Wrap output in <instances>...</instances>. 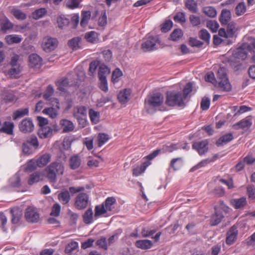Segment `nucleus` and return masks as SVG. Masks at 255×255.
<instances>
[{
	"instance_id": "62",
	"label": "nucleus",
	"mask_w": 255,
	"mask_h": 255,
	"mask_svg": "<svg viewBox=\"0 0 255 255\" xmlns=\"http://www.w3.org/2000/svg\"><path fill=\"white\" fill-rule=\"evenodd\" d=\"M19 56L18 55H13L10 60V67H16L21 66L20 64L19 63Z\"/></svg>"
},
{
	"instance_id": "34",
	"label": "nucleus",
	"mask_w": 255,
	"mask_h": 255,
	"mask_svg": "<svg viewBox=\"0 0 255 255\" xmlns=\"http://www.w3.org/2000/svg\"><path fill=\"white\" fill-rule=\"evenodd\" d=\"M82 39L80 37H74L68 42L69 46L74 50H77L81 47Z\"/></svg>"
},
{
	"instance_id": "22",
	"label": "nucleus",
	"mask_w": 255,
	"mask_h": 255,
	"mask_svg": "<svg viewBox=\"0 0 255 255\" xmlns=\"http://www.w3.org/2000/svg\"><path fill=\"white\" fill-rule=\"evenodd\" d=\"M51 156L49 153H45L42 155L37 160V165L40 167H43L46 165L51 160Z\"/></svg>"
},
{
	"instance_id": "28",
	"label": "nucleus",
	"mask_w": 255,
	"mask_h": 255,
	"mask_svg": "<svg viewBox=\"0 0 255 255\" xmlns=\"http://www.w3.org/2000/svg\"><path fill=\"white\" fill-rule=\"evenodd\" d=\"M231 18V13L230 11L226 9H223L220 17V21L222 24H227Z\"/></svg>"
},
{
	"instance_id": "48",
	"label": "nucleus",
	"mask_w": 255,
	"mask_h": 255,
	"mask_svg": "<svg viewBox=\"0 0 255 255\" xmlns=\"http://www.w3.org/2000/svg\"><path fill=\"white\" fill-rule=\"evenodd\" d=\"M57 22L59 27L63 28L68 25L69 19L64 15H60L57 17Z\"/></svg>"
},
{
	"instance_id": "24",
	"label": "nucleus",
	"mask_w": 255,
	"mask_h": 255,
	"mask_svg": "<svg viewBox=\"0 0 255 255\" xmlns=\"http://www.w3.org/2000/svg\"><path fill=\"white\" fill-rule=\"evenodd\" d=\"M22 40V37L21 36L16 34L7 35L5 37V40L9 45L14 43H19Z\"/></svg>"
},
{
	"instance_id": "59",
	"label": "nucleus",
	"mask_w": 255,
	"mask_h": 255,
	"mask_svg": "<svg viewBox=\"0 0 255 255\" xmlns=\"http://www.w3.org/2000/svg\"><path fill=\"white\" fill-rule=\"evenodd\" d=\"M81 0H68L66 6L70 9H74L79 7Z\"/></svg>"
},
{
	"instance_id": "36",
	"label": "nucleus",
	"mask_w": 255,
	"mask_h": 255,
	"mask_svg": "<svg viewBox=\"0 0 255 255\" xmlns=\"http://www.w3.org/2000/svg\"><path fill=\"white\" fill-rule=\"evenodd\" d=\"M96 219L94 217V215H93V211L91 208L88 209L83 215L84 221L87 224L92 223L94 220Z\"/></svg>"
},
{
	"instance_id": "25",
	"label": "nucleus",
	"mask_w": 255,
	"mask_h": 255,
	"mask_svg": "<svg viewBox=\"0 0 255 255\" xmlns=\"http://www.w3.org/2000/svg\"><path fill=\"white\" fill-rule=\"evenodd\" d=\"M13 128L14 124L13 123L5 122L2 125H1L0 132L11 134L13 132Z\"/></svg>"
},
{
	"instance_id": "5",
	"label": "nucleus",
	"mask_w": 255,
	"mask_h": 255,
	"mask_svg": "<svg viewBox=\"0 0 255 255\" xmlns=\"http://www.w3.org/2000/svg\"><path fill=\"white\" fill-rule=\"evenodd\" d=\"M166 104L170 106H182L184 105V100L181 93L176 92H167L166 95Z\"/></svg>"
},
{
	"instance_id": "46",
	"label": "nucleus",
	"mask_w": 255,
	"mask_h": 255,
	"mask_svg": "<svg viewBox=\"0 0 255 255\" xmlns=\"http://www.w3.org/2000/svg\"><path fill=\"white\" fill-rule=\"evenodd\" d=\"M28 109L27 108L20 109L16 111L13 113V119L16 120L22 118V117L28 115Z\"/></svg>"
},
{
	"instance_id": "6",
	"label": "nucleus",
	"mask_w": 255,
	"mask_h": 255,
	"mask_svg": "<svg viewBox=\"0 0 255 255\" xmlns=\"http://www.w3.org/2000/svg\"><path fill=\"white\" fill-rule=\"evenodd\" d=\"M161 152V150L157 149L146 156L148 160L143 162L140 166H137L133 169V175L135 176H138L144 172L146 168L150 164V160L155 158Z\"/></svg>"
},
{
	"instance_id": "3",
	"label": "nucleus",
	"mask_w": 255,
	"mask_h": 255,
	"mask_svg": "<svg viewBox=\"0 0 255 255\" xmlns=\"http://www.w3.org/2000/svg\"><path fill=\"white\" fill-rule=\"evenodd\" d=\"M251 48V42L243 43L241 46L234 50L231 57V62H235L236 66L240 65V60L245 59Z\"/></svg>"
},
{
	"instance_id": "37",
	"label": "nucleus",
	"mask_w": 255,
	"mask_h": 255,
	"mask_svg": "<svg viewBox=\"0 0 255 255\" xmlns=\"http://www.w3.org/2000/svg\"><path fill=\"white\" fill-rule=\"evenodd\" d=\"M58 199L63 204H67L70 200V195L68 191L64 190L58 194Z\"/></svg>"
},
{
	"instance_id": "54",
	"label": "nucleus",
	"mask_w": 255,
	"mask_h": 255,
	"mask_svg": "<svg viewBox=\"0 0 255 255\" xmlns=\"http://www.w3.org/2000/svg\"><path fill=\"white\" fill-rule=\"evenodd\" d=\"M204 13L209 17H214L217 15L216 9L212 6H207L204 8Z\"/></svg>"
},
{
	"instance_id": "38",
	"label": "nucleus",
	"mask_w": 255,
	"mask_h": 255,
	"mask_svg": "<svg viewBox=\"0 0 255 255\" xmlns=\"http://www.w3.org/2000/svg\"><path fill=\"white\" fill-rule=\"evenodd\" d=\"M52 129L49 127L41 128L38 131V135L41 138L48 137L52 133Z\"/></svg>"
},
{
	"instance_id": "61",
	"label": "nucleus",
	"mask_w": 255,
	"mask_h": 255,
	"mask_svg": "<svg viewBox=\"0 0 255 255\" xmlns=\"http://www.w3.org/2000/svg\"><path fill=\"white\" fill-rule=\"evenodd\" d=\"M179 148L178 144L170 143L169 145H164L163 147V152H171L174 150Z\"/></svg>"
},
{
	"instance_id": "15",
	"label": "nucleus",
	"mask_w": 255,
	"mask_h": 255,
	"mask_svg": "<svg viewBox=\"0 0 255 255\" xmlns=\"http://www.w3.org/2000/svg\"><path fill=\"white\" fill-rule=\"evenodd\" d=\"M20 130L23 133H28L33 131L34 125L29 118L23 120L19 125Z\"/></svg>"
},
{
	"instance_id": "58",
	"label": "nucleus",
	"mask_w": 255,
	"mask_h": 255,
	"mask_svg": "<svg viewBox=\"0 0 255 255\" xmlns=\"http://www.w3.org/2000/svg\"><path fill=\"white\" fill-rule=\"evenodd\" d=\"M98 146H102L109 139V136L105 133H99L98 135Z\"/></svg>"
},
{
	"instance_id": "4",
	"label": "nucleus",
	"mask_w": 255,
	"mask_h": 255,
	"mask_svg": "<svg viewBox=\"0 0 255 255\" xmlns=\"http://www.w3.org/2000/svg\"><path fill=\"white\" fill-rule=\"evenodd\" d=\"M218 86L222 90L229 91L232 86L227 77L226 69L220 67L218 70Z\"/></svg>"
},
{
	"instance_id": "29",
	"label": "nucleus",
	"mask_w": 255,
	"mask_h": 255,
	"mask_svg": "<svg viewBox=\"0 0 255 255\" xmlns=\"http://www.w3.org/2000/svg\"><path fill=\"white\" fill-rule=\"evenodd\" d=\"M231 204L235 209H239L246 206L247 204V199L242 197L239 199H233L231 201Z\"/></svg>"
},
{
	"instance_id": "9",
	"label": "nucleus",
	"mask_w": 255,
	"mask_h": 255,
	"mask_svg": "<svg viewBox=\"0 0 255 255\" xmlns=\"http://www.w3.org/2000/svg\"><path fill=\"white\" fill-rule=\"evenodd\" d=\"M58 44V41L56 38L46 36L42 40L41 47L44 51L49 52L54 50L57 47Z\"/></svg>"
},
{
	"instance_id": "19",
	"label": "nucleus",
	"mask_w": 255,
	"mask_h": 255,
	"mask_svg": "<svg viewBox=\"0 0 255 255\" xmlns=\"http://www.w3.org/2000/svg\"><path fill=\"white\" fill-rule=\"evenodd\" d=\"M74 116L77 120H81L83 122H85L83 119L87 115V108L85 106H78L74 108Z\"/></svg>"
},
{
	"instance_id": "26",
	"label": "nucleus",
	"mask_w": 255,
	"mask_h": 255,
	"mask_svg": "<svg viewBox=\"0 0 255 255\" xmlns=\"http://www.w3.org/2000/svg\"><path fill=\"white\" fill-rule=\"evenodd\" d=\"M81 160L80 157L78 155L72 156L69 160V166L72 169H76L79 168L81 165Z\"/></svg>"
},
{
	"instance_id": "32",
	"label": "nucleus",
	"mask_w": 255,
	"mask_h": 255,
	"mask_svg": "<svg viewBox=\"0 0 255 255\" xmlns=\"http://www.w3.org/2000/svg\"><path fill=\"white\" fill-rule=\"evenodd\" d=\"M22 69V66L10 67L6 74L11 78H18L20 76Z\"/></svg>"
},
{
	"instance_id": "33",
	"label": "nucleus",
	"mask_w": 255,
	"mask_h": 255,
	"mask_svg": "<svg viewBox=\"0 0 255 255\" xmlns=\"http://www.w3.org/2000/svg\"><path fill=\"white\" fill-rule=\"evenodd\" d=\"M233 139V135L232 133H229L221 136L216 142L218 146H222L231 141Z\"/></svg>"
},
{
	"instance_id": "2",
	"label": "nucleus",
	"mask_w": 255,
	"mask_h": 255,
	"mask_svg": "<svg viewBox=\"0 0 255 255\" xmlns=\"http://www.w3.org/2000/svg\"><path fill=\"white\" fill-rule=\"evenodd\" d=\"M163 101V95L160 93L153 94L145 100V109L149 114L153 113L157 109L161 110Z\"/></svg>"
},
{
	"instance_id": "45",
	"label": "nucleus",
	"mask_w": 255,
	"mask_h": 255,
	"mask_svg": "<svg viewBox=\"0 0 255 255\" xmlns=\"http://www.w3.org/2000/svg\"><path fill=\"white\" fill-rule=\"evenodd\" d=\"M237 30L236 24L234 22H231L228 24L227 32L228 36L233 37Z\"/></svg>"
},
{
	"instance_id": "10",
	"label": "nucleus",
	"mask_w": 255,
	"mask_h": 255,
	"mask_svg": "<svg viewBox=\"0 0 255 255\" xmlns=\"http://www.w3.org/2000/svg\"><path fill=\"white\" fill-rule=\"evenodd\" d=\"M220 209L227 212L228 211L229 208L224 204L223 202H221L219 207H215L216 212L215 214L212 216L211 219V224L212 226L217 225L221 222L224 216L222 213L220 212Z\"/></svg>"
},
{
	"instance_id": "12",
	"label": "nucleus",
	"mask_w": 255,
	"mask_h": 255,
	"mask_svg": "<svg viewBox=\"0 0 255 255\" xmlns=\"http://www.w3.org/2000/svg\"><path fill=\"white\" fill-rule=\"evenodd\" d=\"M89 203V197L86 193H79L75 198V206L79 210L86 208Z\"/></svg>"
},
{
	"instance_id": "60",
	"label": "nucleus",
	"mask_w": 255,
	"mask_h": 255,
	"mask_svg": "<svg viewBox=\"0 0 255 255\" xmlns=\"http://www.w3.org/2000/svg\"><path fill=\"white\" fill-rule=\"evenodd\" d=\"M192 89V83L189 82L185 85L183 89V95H182L184 100L186 99L188 95L191 92Z\"/></svg>"
},
{
	"instance_id": "55",
	"label": "nucleus",
	"mask_w": 255,
	"mask_h": 255,
	"mask_svg": "<svg viewBox=\"0 0 255 255\" xmlns=\"http://www.w3.org/2000/svg\"><path fill=\"white\" fill-rule=\"evenodd\" d=\"M187 8L192 12H197V4L194 0H187L186 1Z\"/></svg>"
},
{
	"instance_id": "41",
	"label": "nucleus",
	"mask_w": 255,
	"mask_h": 255,
	"mask_svg": "<svg viewBox=\"0 0 255 255\" xmlns=\"http://www.w3.org/2000/svg\"><path fill=\"white\" fill-rule=\"evenodd\" d=\"M9 183L13 187H19L21 186V184L18 173L15 174L10 179Z\"/></svg>"
},
{
	"instance_id": "17",
	"label": "nucleus",
	"mask_w": 255,
	"mask_h": 255,
	"mask_svg": "<svg viewBox=\"0 0 255 255\" xmlns=\"http://www.w3.org/2000/svg\"><path fill=\"white\" fill-rule=\"evenodd\" d=\"M42 65V58L36 54H32L29 56V65L32 68L39 69Z\"/></svg>"
},
{
	"instance_id": "50",
	"label": "nucleus",
	"mask_w": 255,
	"mask_h": 255,
	"mask_svg": "<svg viewBox=\"0 0 255 255\" xmlns=\"http://www.w3.org/2000/svg\"><path fill=\"white\" fill-rule=\"evenodd\" d=\"M68 81L67 78H64L56 82V85L58 87V89L61 91L64 92L67 87Z\"/></svg>"
},
{
	"instance_id": "64",
	"label": "nucleus",
	"mask_w": 255,
	"mask_h": 255,
	"mask_svg": "<svg viewBox=\"0 0 255 255\" xmlns=\"http://www.w3.org/2000/svg\"><path fill=\"white\" fill-rule=\"evenodd\" d=\"M37 163L36 161L34 160H29L26 165L25 170L26 171H31L34 170L36 167Z\"/></svg>"
},
{
	"instance_id": "57",
	"label": "nucleus",
	"mask_w": 255,
	"mask_h": 255,
	"mask_svg": "<svg viewBox=\"0 0 255 255\" xmlns=\"http://www.w3.org/2000/svg\"><path fill=\"white\" fill-rule=\"evenodd\" d=\"M212 161H213V160L211 159H206L203 160L200 162L198 163L196 165H195V166L192 167L191 169V171H194L196 169H198L200 168L206 166V165H207L208 164H209Z\"/></svg>"
},
{
	"instance_id": "43",
	"label": "nucleus",
	"mask_w": 255,
	"mask_h": 255,
	"mask_svg": "<svg viewBox=\"0 0 255 255\" xmlns=\"http://www.w3.org/2000/svg\"><path fill=\"white\" fill-rule=\"evenodd\" d=\"M11 13L16 18L19 20H23L26 17V14L17 8H12L11 10Z\"/></svg>"
},
{
	"instance_id": "31",
	"label": "nucleus",
	"mask_w": 255,
	"mask_h": 255,
	"mask_svg": "<svg viewBox=\"0 0 255 255\" xmlns=\"http://www.w3.org/2000/svg\"><path fill=\"white\" fill-rule=\"evenodd\" d=\"M11 213L12 214V223L13 224L18 223L22 216L21 210L18 208H14L11 209Z\"/></svg>"
},
{
	"instance_id": "21",
	"label": "nucleus",
	"mask_w": 255,
	"mask_h": 255,
	"mask_svg": "<svg viewBox=\"0 0 255 255\" xmlns=\"http://www.w3.org/2000/svg\"><path fill=\"white\" fill-rule=\"evenodd\" d=\"M60 125L63 132H69L73 130L74 125L73 123L68 120L63 119L60 122Z\"/></svg>"
},
{
	"instance_id": "49",
	"label": "nucleus",
	"mask_w": 255,
	"mask_h": 255,
	"mask_svg": "<svg viewBox=\"0 0 255 255\" xmlns=\"http://www.w3.org/2000/svg\"><path fill=\"white\" fill-rule=\"evenodd\" d=\"M12 27L13 24L7 18H5V20L1 23V30L3 32H5Z\"/></svg>"
},
{
	"instance_id": "52",
	"label": "nucleus",
	"mask_w": 255,
	"mask_h": 255,
	"mask_svg": "<svg viewBox=\"0 0 255 255\" xmlns=\"http://www.w3.org/2000/svg\"><path fill=\"white\" fill-rule=\"evenodd\" d=\"M199 37L205 41L206 42L209 43L210 40V34L206 29H202L199 33Z\"/></svg>"
},
{
	"instance_id": "63",
	"label": "nucleus",
	"mask_w": 255,
	"mask_h": 255,
	"mask_svg": "<svg viewBox=\"0 0 255 255\" xmlns=\"http://www.w3.org/2000/svg\"><path fill=\"white\" fill-rule=\"evenodd\" d=\"M172 21L170 20H167L162 25L161 30L162 32H166L168 31L172 27Z\"/></svg>"
},
{
	"instance_id": "30",
	"label": "nucleus",
	"mask_w": 255,
	"mask_h": 255,
	"mask_svg": "<svg viewBox=\"0 0 255 255\" xmlns=\"http://www.w3.org/2000/svg\"><path fill=\"white\" fill-rule=\"evenodd\" d=\"M85 38L89 42L95 43L99 40L98 34L94 31L87 32L85 34Z\"/></svg>"
},
{
	"instance_id": "1",
	"label": "nucleus",
	"mask_w": 255,
	"mask_h": 255,
	"mask_svg": "<svg viewBox=\"0 0 255 255\" xmlns=\"http://www.w3.org/2000/svg\"><path fill=\"white\" fill-rule=\"evenodd\" d=\"M65 167L63 163L56 161L50 163L45 169L46 177L51 183H55L57 176L64 173Z\"/></svg>"
},
{
	"instance_id": "51",
	"label": "nucleus",
	"mask_w": 255,
	"mask_h": 255,
	"mask_svg": "<svg viewBox=\"0 0 255 255\" xmlns=\"http://www.w3.org/2000/svg\"><path fill=\"white\" fill-rule=\"evenodd\" d=\"M207 27L213 32H216L219 28V25L217 21L213 20H210L207 21Z\"/></svg>"
},
{
	"instance_id": "13",
	"label": "nucleus",
	"mask_w": 255,
	"mask_h": 255,
	"mask_svg": "<svg viewBox=\"0 0 255 255\" xmlns=\"http://www.w3.org/2000/svg\"><path fill=\"white\" fill-rule=\"evenodd\" d=\"M55 107H50L45 108L43 111V113L48 116L51 119H54L58 116V110L60 109L59 101L58 99H54Z\"/></svg>"
},
{
	"instance_id": "14",
	"label": "nucleus",
	"mask_w": 255,
	"mask_h": 255,
	"mask_svg": "<svg viewBox=\"0 0 255 255\" xmlns=\"http://www.w3.org/2000/svg\"><path fill=\"white\" fill-rule=\"evenodd\" d=\"M226 242L228 245L233 244L237 239L238 231L235 226L232 227L227 233Z\"/></svg>"
},
{
	"instance_id": "40",
	"label": "nucleus",
	"mask_w": 255,
	"mask_h": 255,
	"mask_svg": "<svg viewBox=\"0 0 255 255\" xmlns=\"http://www.w3.org/2000/svg\"><path fill=\"white\" fill-rule=\"evenodd\" d=\"M91 16V14L90 11H83L82 13V19L80 22L82 27H85L87 25Z\"/></svg>"
},
{
	"instance_id": "20",
	"label": "nucleus",
	"mask_w": 255,
	"mask_h": 255,
	"mask_svg": "<svg viewBox=\"0 0 255 255\" xmlns=\"http://www.w3.org/2000/svg\"><path fill=\"white\" fill-rule=\"evenodd\" d=\"M252 125V120L250 117H247L239 122L234 124L233 126L235 129L250 128Z\"/></svg>"
},
{
	"instance_id": "53",
	"label": "nucleus",
	"mask_w": 255,
	"mask_h": 255,
	"mask_svg": "<svg viewBox=\"0 0 255 255\" xmlns=\"http://www.w3.org/2000/svg\"><path fill=\"white\" fill-rule=\"evenodd\" d=\"M183 36V32L180 29H175L171 34L170 37L173 41H177Z\"/></svg>"
},
{
	"instance_id": "27",
	"label": "nucleus",
	"mask_w": 255,
	"mask_h": 255,
	"mask_svg": "<svg viewBox=\"0 0 255 255\" xmlns=\"http://www.w3.org/2000/svg\"><path fill=\"white\" fill-rule=\"evenodd\" d=\"M136 247L142 250L150 249L152 246V243L148 240H138L135 242Z\"/></svg>"
},
{
	"instance_id": "47",
	"label": "nucleus",
	"mask_w": 255,
	"mask_h": 255,
	"mask_svg": "<svg viewBox=\"0 0 255 255\" xmlns=\"http://www.w3.org/2000/svg\"><path fill=\"white\" fill-rule=\"evenodd\" d=\"M47 12V10L45 8H40L35 10L32 13V17L35 19H38L43 17Z\"/></svg>"
},
{
	"instance_id": "44",
	"label": "nucleus",
	"mask_w": 255,
	"mask_h": 255,
	"mask_svg": "<svg viewBox=\"0 0 255 255\" xmlns=\"http://www.w3.org/2000/svg\"><path fill=\"white\" fill-rule=\"evenodd\" d=\"M249 42H251V48L249 50V56H251L253 62H255V38L251 37L249 38Z\"/></svg>"
},
{
	"instance_id": "39",
	"label": "nucleus",
	"mask_w": 255,
	"mask_h": 255,
	"mask_svg": "<svg viewBox=\"0 0 255 255\" xmlns=\"http://www.w3.org/2000/svg\"><path fill=\"white\" fill-rule=\"evenodd\" d=\"M89 115L91 121L93 124H96L99 122L100 117L99 112L90 109L89 111Z\"/></svg>"
},
{
	"instance_id": "11",
	"label": "nucleus",
	"mask_w": 255,
	"mask_h": 255,
	"mask_svg": "<svg viewBox=\"0 0 255 255\" xmlns=\"http://www.w3.org/2000/svg\"><path fill=\"white\" fill-rule=\"evenodd\" d=\"M24 217L29 223H36L39 221V214L37 209L32 206L28 207L24 213Z\"/></svg>"
},
{
	"instance_id": "18",
	"label": "nucleus",
	"mask_w": 255,
	"mask_h": 255,
	"mask_svg": "<svg viewBox=\"0 0 255 255\" xmlns=\"http://www.w3.org/2000/svg\"><path fill=\"white\" fill-rule=\"evenodd\" d=\"M131 90L130 89H124L120 91L118 94V99L123 105L126 104L129 100Z\"/></svg>"
},
{
	"instance_id": "23",
	"label": "nucleus",
	"mask_w": 255,
	"mask_h": 255,
	"mask_svg": "<svg viewBox=\"0 0 255 255\" xmlns=\"http://www.w3.org/2000/svg\"><path fill=\"white\" fill-rule=\"evenodd\" d=\"M54 89L53 87L51 85H49L44 95L43 98L49 102V104L52 105V106L54 105V102H55L54 99H56V98H52L51 97L54 93Z\"/></svg>"
},
{
	"instance_id": "35",
	"label": "nucleus",
	"mask_w": 255,
	"mask_h": 255,
	"mask_svg": "<svg viewBox=\"0 0 255 255\" xmlns=\"http://www.w3.org/2000/svg\"><path fill=\"white\" fill-rule=\"evenodd\" d=\"M43 174L40 172H35L32 174L28 180V183L29 185H32L35 183L38 182L42 180Z\"/></svg>"
},
{
	"instance_id": "8",
	"label": "nucleus",
	"mask_w": 255,
	"mask_h": 255,
	"mask_svg": "<svg viewBox=\"0 0 255 255\" xmlns=\"http://www.w3.org/2000/svg\"><path fill=\"white\" fill-rule=\"evenodd\" d=\"M158 41L156 36H152L150 34L146 35L141 44V48L144 51H152L156 49V45Z\"/></svg>"
},
{
	"instance_id": "42",
	"label": "nucleus",
	"mask_w": 255,
	"mask_h": 255,
	"mask_svg": "<svg viewBox=\"0 0 255 255\" xmlns=\"http://www.w3.org/2000/svg\"><path fill=\"white\" fill-rule=\"evenodd\" d=\"M123 75V72L119 68H116L113 71V83L118 82L122 78Z\"/></svg>"
},
{
	"instance_id": "56",
	"label": "nucleus",
	"mask_w": 255,
	"mask_h": 255,
	"mask_svg": "<svg viewBox=\"0 0 255 255\" xmlns=\"http://www.w3.org/2000/svg\"><path fill=\"white\" fill-rule=\"evenodd\" d=\"M246 11V6L244 2H240L236 7V13L238 16L244 14Z\"/></svg>"
},
{
	"instance_id": "16",
	"label": "nucleus",
	"mask_w": 255,
	"mask_h": 255,
	"mask_svg": "<svg viewBox=\"0 0 255 255\" xmlns=\"http://www.w3.org/2000/svg\"><path fill=\"white\" fill-rule=\"evenodd\" d=\"M208 142L207 140H203L200 141L195 142L192 145L194 149L196 150L198 153L202 155L208 151Z\"/></svg>"
},
{
	"instance_id": "7",
	"label": "nucleus",
	"mask_w": 255,
	"mask_h": 255,
	"mask_svg": "<svg viewBox=\"0 0 255 255\" xmlns=\"http://www.w3.org/2000/svg\"><path fill=\"white\" fill-rule=\"evenodd\" d=\"M112 210V197H108L101 204L96 206L95 208L94 217L97 219L99 217L106 214Z\"/></svg>"
}]
</instances>
